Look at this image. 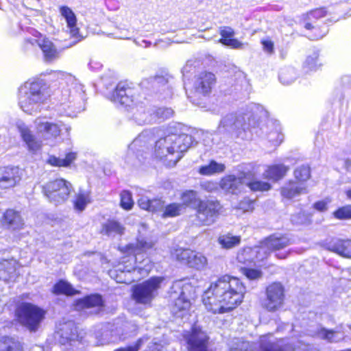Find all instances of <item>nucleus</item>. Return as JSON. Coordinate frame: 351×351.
Listing matches in <instances>:
<instances>
[{
	"mask_svg": "<svg viewBox=\"0 0 351 351\" xmlns=\"http://www.w3.org/2000/svg\"><path fill=\"white\" fill-rule=\"evenodd\" d=\"M170 298L174 300L173 306H172V311L173 313H177L179 311L186 310L190 306V301L185 297L184 293L180 291L179 296L176 298V293H171Z\"/></svg>",
	"mask_w": 351,
	"mask_h": 351,
	"instance_id": "nucleus-38",
	"label": "nucleus"
},
{
	"mask_svg": "<svg viewBox=\"0 0 351 351\" xmlns=\"http://www.w3.org/2000/svg\"><path fill=\"white\" fill-rule=\"evenodd\" d=\"M271 335L261 336L257 351H287Z\"/></svg>",
	"mask_w": 351,
	"mask_h": 351,
	"instance_id": "nucleus-31",
	"label": "nucleus"
},
{
	"mask_svg": "<svg viewBox=\"0 0 351 351\" xmlns=\"http://www.w3.org/2000/svg\"><path fill=\"white\" fill-rule=\"evenodd\" d=\"M218 243L223 249L229 250L239 245L241 243V237L234 236L231 233H226L218 237Z\"/></svg>",
	"mask_w": 351,
	"mask_h": 351,
	"instance_id": "nucleus-36",
	"label": "nucleus"
},
{
	"mask_svg": "<svg viewBox=\"0 0 351 351\" xmlns=\"http://www.w3.org/2000/svg\"><path fill=\"white\" fill-rule=\"evenodd\" d=\"M76 158L75 153L70 152L66 154L64 158H60L54 156H50L48 158V163L56 167H68Z\"/></svg>",
	"mask_w": 351,
	"mask_h": 351,
	"instance_id": "nucleus-41",
	"label": "nucleus"
},
{
	"mask_svg": "<svg viewBox=\"0 0 351 351\" xmlns=\"http://www.w3.org/2000/svg\"><path fill=\"white\" fill-rule=\"evenodd\" d=\"M224 169L225 166L223 164L212 160L208 165L202 166L199 169V173L204 176H211L215 173H221Z\"/></svg>",
	"mask_w": 351,
	"mask_h": 351,
	"instance_id": "nucleus-40",
	"label": "nucleus"
},
{
	"mask_svg": "<svg viewBox=\"0 0 351 351\" xmlns=\"http://www.w3.org/2000/svg\"><path fill=\"white\" fill-rule=\"evenodd\" d=\"M245 186L252 191H267L271 189V185L267 182L253 180L251 174L245 173Z\"/></svg>",
	"mask_w": 351,
	"mask_h": 351,
	"instance_id": "nucleus-42",
	"label": "nucleus"
},
{
	"mask_svg": "<svg viewBox=\"0 0 351 351\" xmlns=\"http://www.w3.org/2000/svg\"><path fill=\"white\" fill-rule=\"evenodd\" d=\"M289 169V167L282 164L272 165L265 171L264 176L274 181H278L287 174Z\"/></svg>",
	"mask_w": 351,
	"mask_h": 351,
	"instance_id": "nucleus-34",
	"label": "nucleus"
},
{
	"mask_svg": "<svg viewBox=\"0 0 351 351\" xmlns=\"http://www.w3.org/2000/svg\"><path fill=\"white\" fill-rule=\"evenodd\" d=\"M237 258L239 263L247 265L254 262L255 260L262 261L265 256H263L260 247H245L238 252Z\"/></svg>",
	"mask_w": 351,
	"mask_h": 351,
	"instance_id": "nucleus-25",
	"label": "nucleus"
},
{
	"mask_svg": "<svg viewBox=\"0 0 351 351\" xmlns=\"http://www.w3.org/2000/svg\"><path fill=\"white\" fill-rule=\"evenodd\" d=\"M21 180L20 169L17 167L0 168V188L9 189L15 186Z\"/></svg>",
	"mask_w": 351,
	"mask_h": 351,
	"instance_id": "nucleus-16",
	"label": "nucleus"
},
{
	"mask_svg": "<svg viewBox=\"0 0 351 351\" xmlns=\"http://www.w3.org/2000/svg\"><path fill=\"white\" fill-rule=\"evenodd\" d=\"M45 313L43 308L29 302L19 304L15 310L17 322L31 332L38 330Z\"/></svg>",
	"mask_w": 351,
	"mask_h": 351,
	"instance_id": "nucleus-3",
	"label": "nucleus"
},
{
	"mask_svg": "<svg viewBox=\"0 0 351 351\" xmlns=\"http://www.w3.org/2000/svg\"><path fill=\"white\" fill-rule=\"evenodd\" d=\"M326 11L323 8L311 10L306 14L307 20L311 21L313 19H318L326 16Z\"/></svg>",
	"mask_w": 351,
	"mask_h": 351,
	"instance_id": "nucleus-56",
	"label": "nucleus"
},
{
	"mask_svg": "<svg viewBox=\"0 0 351 351\" xmlns=\"http://www.w3.org/2000/svg\"><path fill=\"white\" fill-rule=\"evenodd\" d=\"M245 185V173H242L239 177L230 175L221 179V188L226 192L237 193L240 192Z\"/></svg>",
	"mask_w": 351,
	"mask_h": 351,
	"instance_id": "nucleus-17",
	"label": "nucleus"
},
{
	"mask_svg": "<svg viewBox=\"0 0 351 351\" xmlns=\"http://www.w3.org/2000/svg\"><path fill=\"white\" fill-rule=\"evenodd\" d=\"M173 114V110L168 108H160L156 111V116L160 119H169Z\"/></svg>",
	"mask_w": 351,
	"mask_h": 351,
	"instance_id": "nucleus-55",
	"label": "nucleus"
},
{
	"mask_svg": "<svg viewBox=\"0 0 351 351\" xmlns=\"http://www.w3.org/2000/svg\"><path fill=\"white\" fill-rule=\"evenodd\" d=\"M241 270L249 280H258L262 277V272L258 269L242 267Z\"/></svg>",
	"mask_w": 351,
	"mask_h": 351,
	"instance_id": "nucleus-53",
	"label": "nucleus"
},
{
	"mask_svg": "<svg viewBox=\"0 0 351 351\" xmlns=\"http://www.w3.org/2000/svg\"><path fill=\"white\" fill-rule=\"evenodd\" d=\"M136 106V110L133 113V117L135 121L139 125H143L147 123H151L154 119L150 112V110L146 109L143 106H138L137 102L136 105H134L133 107ZM132 109L134 108H132Z\"/></svg>",
	"mask_w": 351,
	"mask_h": 351,
	"instance_id": "nucleus-35",
	"label": "nucleus"
},
{
	"mask_svg": "<svg viewBox=\"0 0 351 351\" xmlns=\"http://www.w3.org/2000/svg\"><path fill=\"white\" fill-rule=\"evenodd\" d=\"M261 44L263 47V50L269 53L272 54L274 52V43L269 39H263Z\"/></svg>",
	"mask_w": 351,
	"mask_h": 351,
	"instance_id": "nucleus-59",
	"label": "nucleus"
},
{
	"mask_svg": "<svg viewBox=\"0 0 351 351\" xmlns=\"http://www.w3.org/2000/svg\"><path fill=\"white\" fill-rule=\"evenodd\" d=\"M134 202L132 198V194L129 191H123L121 194V206L125 210H130L132 208Z\"/></svg>",
	"mask_w": 351,
	"mask_h": 351,
	"instance_id": "nucleus-52",
	"label": "nucleus"
},
{
	"mask_svg": "<svg viewBox=\"0 0 351 351\" xmlns=\"http://www.w3.org/2000/svg\"><path fill=\"white\" fill-rule=\"evenodd\" d=\"M308 221V215L303 211H300V213L293 215L291 216V221L293 223L296 224H304L307 223Z\"/></svg>",
	"mask_w": 351,
	"mask_h": 351,
	"instance_id": "nucleus-54",
	"label": "nucleus"
},
{
	"mask_svg": "<svg viewBox=\"0 0 351 351\" xmlns=\"http://www.w3.org/2000/svg\"><path fill=\"white\" fill-rule=\"evenodd\" d=\"M183 337L189 345V351H208L209 337L199 326L193 325L190 330L184 332Z\"/></svg>",
	"mask_w": 351,
	"mask_h": 351,
	"instance_id": "nucleus-11",
	"label": "nucleus"
},
{
	"mask_svg": "<svg viewBox=\"0 0 351 351\" xmlns=\"http://www.w3.org/2000/svg\"><path fill=\"white\" fill-rule=\"evenodd\" d=\"M193 143V138L192 136L182 134L180 135L172 134L169 135L167 139V143H174L176 148V153L178 157L176 160V162H178L181 158V153L186 152Z\"/></svg>",
	"mask_w": 351,
	"mask_h": 351,
	"instance_id": "nucleus-18",
	"label": "nucleus"
},
{
	"mask_svg": "<svg viewBox=\"0 0 351 351\" xmlns=\"http://www.w3.org/2000/svg\"><path fill=\"white\" fill-rule=\"evenodd\" d=\"M53 293L56 294H65L67 295H73L78 291H76L69 282L60 280L53 286Z\"/></svg>",
	"mask_w": 351,
	"mask_h": 351,
	"instance_id": "nucleus-43",
	"label": "nucleus"
},
{
	"mask_svg": "<svg viewBox=\"0 0 351 351\" xmlns=\"http://www.w3.org/2000/svg\"><path fill=\"white\" fill-rule=\"evenodd\" d=\"M200 187L208 192H213L217 189V184L210 181L202 182L200 184Z\"/></svg>",
	"mask_w": 351,
	"mask_h": 351,
	"instance_id": "nucleus-60",
	"label": "nucleus"
},
{
	"mask_svg": "<svg viewBox=\"0 0 351 351\" xmlns=\"http://www.w3.org/2000/svg\"><path fill=\"white\" fill-rule=\"evenodd\" d=\"M137 91L127 82H119L112 94V100L126 107L133 108L136 105L134 96Z\"/></svg>",
	"mask_w": 351,
	"mask_h": 351,
	"instance_id": "nucleus-12",
	"label": "nucleus"
},
{
	"mask_svg": "<svg viewBox=\"0 0 351 351\" xmlns=\"http://www.w3.org/2000/svg\"><path fill=\"white\" fill-rule=\"evenodd\" d=\"M19 267L18 262L13 258L0 259V278L5 282L14 280Z\"/></svg>",
	"mask_w": 351,
	"mask_h": 351,
	"instance_id": "nucleus-19",
	"label": "nucleus"
},
{
	"mask_svg": "<svg viewBox=\"0 0 351 351\" xmlns=\"http://www.w3.org/2000/svg\"><path fill=\"white\" fill-rule=\"evenodd\" d=\"M221 208V205L217 200H202L195 207L197 224L212 225L219 215Z\"/></svg>",
	"mask_w": 351,
	"mask_h": 351,
	"instance_id": "nucleus-8",
	"label": "nucleus"
},
{
	"mask_svg": "<svg viewBox=\"0 0 351 351\" xmlns=\"http://www.w3.org/2000/svg\"><path fill=\"white\" fill-rule=\"evenodd\" d=\"M49 95L42 81L27 82L19 90V104L26 113L32 114L40 110Z\"/></svg>",
	"mask_w": 351,
	"mask_h": 351,
	"instance_id": "nucleus-2",
	"label": "nucleus"
},
{
	"mask_svg": "<svg viewBox=\"0 0 351 351\" xmlns=\"http://www.w3.org/2000/svg\"><path fill=\"white\" fill-rule=\"evenodd\" d=\"M250 118L248 115L230 114L225 116L219 126L220 131L234 133L237 136L247 138V130H250Z\"/></svg>",
	"mask_w": 351,
	"mask_h": 351,
	"instance_id": "nucleus-5",
	"label": "nucleus"
},
{
	"mask_svg": "<svg viewBox=\"0 0 351 351\" xmlns=\"http://www.w3.org/2000/svg\"><path fill=\"white\" fill-rule=\"evenodd\" d=\"M58 334L60 336L59 341L61 344H66L69 341H75L78 337L77 328L72 322L64 324Z\"/></svg>",
	"mask_w": 351,
	"mask_h": 351,
	"instance_id": "nucleus-27",
	"label": "nucleus"
},
{
	"mask_svg": "<svg viewBox=\"0 0 351 351\" xmlns=\"http://www.w3.org/2000/svg\"><path fill=\"white\" fill-rule=\"evenodd\" d=\"M2 224L10 230H21L25 223L20 213L13 209L7 210L3 216Z\"/></svg>",
	"mask_w": 351,
	"mask_h": 351,
	"instance_id": "nucleus-20",
	"label": "nucleus"
},
{
	"mask_svg": "<svg viewBox=\"0 0 351 351\" xmlns=\"http://www.w3.org/2000/svg\"><path fill=\"white\" fill-rule=\"evenodd\" d=\"M22 344L13 338L3 337L0 338V351H23Z\"/></svg>",
	"mask_w": 351,
	"mask_h": 351,
	"instance_id": "nucleus-39",
	"label": "nucleus"
},
{
	"mask_svg": "<svg viewBox=\"0 0 351 351\" xmlns=\"http://www.w3.org/2000/svg\"><path fill=\"white\" fill-rule=\"evenodd\" d=\"M169 135L158 140L155 145L154 154L156 157L162 158L168 154L176 153V148L174 143H167Z\"/></svg>",
	"mask_w": 351,
	"mask_h": 351,
	"instance_id": "nucleus-30",
	"label": "nucleus"
},
{
	"mask_svg": "<svg viewBox=\"0 0 351 351\" xmlns=\"http://www.w3.org/2000/svg\"><path fill=\"white\" fill-rule=\"evenodd\" d=\"M182 204L184 209L186 206H191L195 209V207L199 205V202L202 199L198 197L197 193L193 190H186L184 191L180 197Z\"/></svg>",
	"mask_w": 351,
	"mask_h": 351,
	"instance_id": "nucleus-37",
	"label": "nucleus"
},
{
	"mask_svg": "<svg viewBox=\"0 0 351 351\" xmlns=\"http://www.w3.org/2000/svg\"><path fill=\"white\" fill-rule=\"evenodd\" d=\"M16 128L28 149L36 152L42 147V142L38 140L29 127L23 121L16 123Z\"/></svg>",
	"mask_w": 351,
	"mask_h": 351,
	"instance_id": "nucleus-15",
	"label": "nucleus"
},
{
	"mask_svg": "<svg viewBox=\"0 0 351 351\" xmlns=\"http://www.w3.org/2000/svg\"><path fill=\"white\" fill-rule=\"evenodd\" d=\"M330 202V199H324L318 201L313 204V207L318 211L324 212L327 210L328 205Z\"/></svg>",
	"mask_w": 351,
	"mask_h": 351,
	"instance_id": "nucleus-61",
	"label": "nucleus"
},
{
	"mask_svg": "<svg viewBox=\"0 0 351 351\" xmlns=\"http://www.w3.org/2000/svg\"><path fill=\"white\" fill-rule=\"evenodd\" d=\"M266 298L263 302V307L269 312L279 310L284 304L285 288L280 282L270 284L265 290Z\"/></svg>",
	"mask_w": 351,
	"mask_h": 351,
	"instance_id": "nucleus-9",
	"label": "nucleus"
},
{
	"mask_svg": "<svg viewBox=\"0 0 351 351\" xmlns=\"http://www.w3.org/2000/svg\"><path fill=\"white\" fill-rule=\"evenodd\" d=\"M292 243V240L287 235L274 234L264 240L260 247V249L263 256H265V258H266L267 254L271 252H275L276 256L278 258L284 259L288 257L290 254V251H280Z\"/></svg>",
	"mask_w": 351,
	"mask_h": 351,
	"instance_id": "nucleus-6",
	"label": "nucleus"
},
{
	"mask_svg": "<svg viewBox=\"0 0 351 351\" xmlns=\"http://www.w3.org/2000/svg\"><path fill=\"white\" fill-rule=\"evenodd\" d=\"M219 34L221 38L219 43L223 45L230 47L233 49H242L244 44L236 38H233L234 36V29L229 26L221 27L219 29Z\"/></svg>",
	"mask_w": 351,
	"mask_h": 351,
	"instance_id": "nucleus-26",
	"label": "nucleus"
},
{
	"mask_svg": "<svg viewBox=\"0 0 351 351\" xmlns=\"http://www.w3.org/2000/svg\"><path fill=\"white\" fill-rule=\"evenodd\" d=\"M71 190V184L64 179H56L43 186L45 196L55 204H60L66 201Z\"/></svg>",
	"mask_w": 351,
	"mask_h": 351,
	"instance_id": "nucleus-4",
	"label": "nucleus"
},
{
	"mask_svg": "<svg viewBox=\"0 0 351 351\" xmlns=\"http://www.w3.org/2000/svg\"><path fill=\"white\" fill-rule=\"evenodd\" d=\"M60 13L66 21L71 36L75 40L74 44L78 43L83 37L80 35L79 29L76 26L77 19L75 14L67 6L61 7Z\"/></svg>",
	"mask_w": 351,
	"mask_h": 351,
	"instance_id": "nucleus-23",
	"label": "nucleus"
},
{
	"mask_svg": "<svg viewBox=\"0 0 351 351\" xmlns=\"http://www.w3.org/2000/svg\"><path fill=\"white\" fill-rule=\"evenodd\" d=\"M173 256L178 261L198 270L204 269L208 265L207 258L203 254L190 249H176Z\"/></svg>",
	"mask_w": 351,
	"mask_h": 351,
	"instance_id": "nucleus-10",
	"label": "nucleus"
},
{
	"mask_svg": "<svg viewBox=\"0 0 351 351\" xmlns=\"http://www.w3.org/2000/svg\"><path fill=\"white\" fill-rule=\"evenodd\" d=\"M308 193L305 183L290 180L281 188L280 193L285 198L291 199L302 194Z\"/></svg>",
	"mask_w": 351,
	"mask_h": 351,
	"instance_id": "nucleus-21",
	"label": "nucleus"
},
{
	"mask_svg": "<svg viewBox=\"0 0 351 351\" xmlns=\"http://www.w3.org/2000/svg\"><path fill=\"white\" fill-rule=\"evenodd\" d=\"M296 78V73L293 68H284L280 71L279 80L285 85L291 84Z\"/></svg>",
	"mask_w": 351,
	"mask_h": 351,
	"instance_id": "nucleus-46",
	"label": "nucleus"
},
{
	"mask_svg": "<svg viewBox=\"0 0 351 351\" xmlns=\"http://www.w3.org/2000/svg\"><path fill=\"white\" fill-rule=\"evenodd\" d=\"M104 305L102 298L99 294H93L78 300L75 304V308L78 311H84L90 314H97Z\"/></svg>",
	"mask_w": 351,
	"mask_h": 351,
	"instance_id": "nucleus-13",
	"label": "nucleus"
},
{
	"mask_svg": "<svg viewBox=\"0 0 351 351\" xmlns=\"http://www.w3.org/2000/svg\"><path fill=\"white\" fill-rule=\"evenodd\" d=\"M294 176L296 180L304 183L310 178V167L306 165H302L294 171Z\"/></svg>",
	"mask_w": 351,
	"mask_h": 351,
	"instance_id": "nucleus-47",
	"label": "nucleus"
},
{
	"mask_svg": "<svg viewBox=\"0 0 351 351\" xmlns=\"http://www.w3.org/2000/svg\"><path fill=\"white\" fill-rule=\"evenodd\" d=\"M153 247V243L146 241L138 240L136 244H130L128 250L134 254H139L141 252L145 251Z\"/></svg>",
	"mask_w": 351,
	"mask_h": 351,
	"instance_id": "nucleus-48",
	"label": "nucleus"
},
{
	"mask_svg": "<svg viewBox=\"0 0 351 351\" xmlns=\"http://www.w3.org/2000/svg\"><path fill=\"white\" fill-rule=\"evenodd\" d=\"M306 29H312L313 32L312 34L308 35V38L311 40H318L322 38L328 32L326 27L320 29L319 27H315L312 25L311 23H306L304 25Z\"/></svg>",
	"mask_w": 351,
	"mask_h": 351,
	"instance_id": "nucleus-49",
	"label": "nucleus"
},
{
	"mask_svg": "<svg viewBox=\"0 0 351 351\" xmlns=\"http://www.w3.org/2000/svg\"><path fill=\"white\" fill-rule=\"evenodd\" d=\"M320 64L318 63V55L316 53H314L313 55L307 57L304 64V67L308 71H316Z\"/></svg>",
	"mask_w": 351,
	"mask_h": 351,
	"instance_id": "nucleus-51",
	"label": "nucleus"
},
{
	"mask_svg": "<svg viewBox=\"0 0 351 351\" xmlns=\"http://www.w3.org/2000/svg\"><path fill=\"white\" fill-rule=\"evenodd\" d=\"M165 207V202L160 199H151V204L149 207L150 212H156Z\"/></svg>",
	"mask_w": 351,
	"mask_h": 351,
	"instance_id": "nucleus-58",
	"label": "nucleus"
},
{
	"mask_svg": "<svg viewBox=\"0 0 351 351\" xmlns=\"http://www.w3.org/2000/svg\"><path fill=\"white\" fill-rule=\"evenodd\" d=\"M245 293V287L239 278L224 276L210 284L202 301L208 311L224 313L241 304Z\"/></svg>",
	"mask_w": 351,
	"mask_h": 351,
	"instance_id": "nucleus-1",
	"label": "nucleus"
},
{
	"mask_svg": "<svg viewBox=\"0 0 351 351\" xmlns=\"http://www.w3.org/2000/svg\"><path fill=\"white\" fill-rule=\"evenodd\" d=\"M154 83L166 84L167 83V80L163 77H156L154 78Z\"/></svg>",
	"mask_w": 351,
	"mask_h": 351,
	"instance_id": "nucleus-64",
	"label": "nucleus"
},
{
	"mask_svg": "<svg viewBox=\"0 0 351 351\" xmlns=\"http://www.w3.org/2000/svg\"><path fill=\"white\" fill-rule=\"evenodd\" d=\"M90 202V195L86 191H80L74 202V208L75 210L82 212L86 206Z\"/></svg>",
	"mask_w": 351,
	"mask_h": 351,
	"instance_id": "nucleus-44",
	"label": "nucleus"
},
{
	"mask_svg": "<svg viewBox=\"0 0 351 351\" xmlns=\"http://www.w3.org/2000/svg\"><path fill=\"white\" fill-rule=\"evenodd\" d=\"M332 215L335 218L339 220L351 219V205H346L338 208Z\"/></svg>",
	"mask_w": 351,
	"mask_h": 351,
	"instance_id": "nucleus-50",
	"label": "nucleus"
},
{
	"mask_svg": "<svg viewBox=\"0 0 351 351\" xmlns=\"http://www.w3.org/2000/svg\"><path fill=\"white\" fill-rule=\"evenodd\" d=\"M215 75L211 72L203 71L199 73L194 82L195 92L203 95H208L215 84Z\"/></svg>",
	"mask_w": 351,
	"mask_h": 351,
	"instance_id": "nucleus-14",
	"label": "nucleus"
},
{
	"mask_svg": "<svg viewBox=\"0 0 351 351\" xmlns=\"http://www.w3.org/2000/svg\"><path fill=\"white\" fill-rule=\"evenodd\" d=\"M315 336L328 343H337L344 339L345 336L341 330V326H337L334 329H328L321 327L315 332Z\"/></svg>",
	"mask_w": 351,
	"mask_h": 351,
	"instance_id": "nucleus-24",
	"label": "nucleus"
},
{
	"mask_svg": "<svg viewBox=\"0 0 351 351\" xmlns=\"http://www.w3.org/2000/svg\"><path fill=\"white\" fill-rule=\"evenodd\" d=\"M328 249L342 256L351 257V240L333 239L328 244Z\"/></svg>",
	"mask_w": 351,
	"mask_h": 351,
	"instance_id": "nucleus-28",
	"label": "nucleus"
},
{
	"mask_svg": "<svg viewBox=\"0 0 351 351\" xmlns=\"http://www.w3.org/2000/svg\"><path fill=\"white\" fill-rule=\"evenodd\" d=\"M36 41L41 49L46 62H51L58 58V51L51 40L47 38H40Z\"/></svg>",
	"mask_w": 351,
	"mask_h": 351,
	"instance_id": "nucleus-29",
	"label": "nucleus"
},
{
	"mask_svg": "<svg viewBox=\"0 0 351 351\" xmlns=\"http://www.w3.org/2000/svg\"><path fill=\"white\" fill-rule=\"evenodd\" d=\"M125 227L116 220H108L102 226L101 233L110 237L121 236L124 234Z\"/></svg>",
	"mask_w": 351,
	"mask_h": 351,
	"instance_id": "nucleus-32",
	"label": "nucleus"
},
{
	"mask_svg": "<svg viewBox=\"0 0 351 351\" xmlns=\"http://www.w3.org/2000/svg\"><path fill=\"white\" fill-rule=\"evenodd\" d=\"M151 204V199L147 197H141L138 200V204L141 208L149 211V207Z\"/></svg>",
	"mask_w": 351,
	"mask_h": 351,
	"instance_id": "nucleus-63",
	"label": "nucleus"
},
{
	"mask_svg": "<svg viewBox=\"0 0 351 351\" xmlns=\"http://www.w3.org/2000/svg\"><path fill=\"white\" fill-rule=\"evenodd\" d=\"M239 208L244 212L251 211L254 209V202L249 198H244L239 202Z\"/></svg>",
	"mask_w": 351,
	"mask_h": 351,
	"instance_id": "nucleus-57",
	"label": "nucleus"
},
{
	"mask_svg": "<svg viewBox=\"0 0 351 351\" xmlns=\"http://www.w3.org/2000/svg\"><path fill=\"white\" fill-rule=\"evenodd\" d=\"M143 342V339H141L136 342V343L134 346H128L125 348H120L114 350V351H138L140 349Z\"/></svg>",
	"mask_w": 351,
	"mask_h": 351,
	"instance_id": "nucleus-62",
	"label": "nucleus"
},
{
	"mask_svg": "<svg viewBox=\"0 0 351 351\" xmlns=\"http://www.w3.org/2000/svg\"><path fill=\"white\" fill-rule=\"evenodd\" d=\"M183 205L179 203H171L165 207L162 215L163 218L179 216L183 211Z\"/></svg>",
	"mask_w": 351,
	"mask_h": 351,
	"instance_id": "nucleus-45",
	"label": "nucleus"
},
{
	"mask_svg": "<svg viewBox=\"0 0 351 351\" xmlns=\"http://www.w3.org/2000/svg\"><path fill=\"white\" fill-rule=\"evenodd\" d=\"M97 346H104L114 343L118 340V337L114 334V330L108 326L102 328L95 333Z\"/></svg>",
	"mask_w": 351,
	"mask_h": 351,
	"instance_id": "nucleus-33",
	"label": "nucleus"
},
{
	"mask_svg": "<svg viewBox=\"0 0 351 351\" xmlns=\"http://www.w3.org/2000/svg\"><path fill=\"white\" fill-rule=\"evenodd\" d=\"M162 280V277H154L134 286L132 291L133 299L138 304H150L156 296Z\"/></svg>",
	"mask_w": 351,
	"mask_h": 351,
	"instance_id": "nucleus-7",
	"label": "nucleus"
},
{
	"mask_svg": "<svg viewBox=\"0 0 351 351\" xmlns=\"http://www.w3.org/2000/svg\"><path fill=\"white\" fill-rule=\"evenodd\" d=\"M34 123L37 132L43 136L56 138L60 134L61 128L58 123L49 122L43 118H37Z\"/></svg>",
	"mask_w": 351,
	"mask_h": 351,
	"instance_id": "nucleus-22",
	"label": "nucleus"
}]
</instances>
